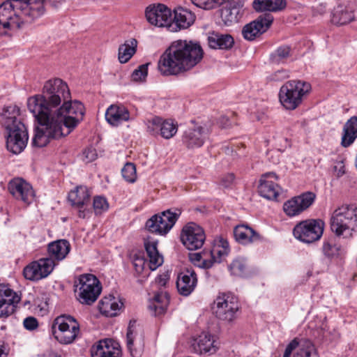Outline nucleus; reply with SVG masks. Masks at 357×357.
<instances>
[{"label": "nucleus", "mask_w": 357, "mask_h": 357, "mask_svg": "<svg viewBox=\"0 0 357 357\" xmlns=\"http://www.w3.org/2000/svg\"><path fill=\"white\" fill-rule=\"evenodd\" d=\"M229 267L231 273L236 275H241L245 270L244 264L238 259L234 260Z\"/></svg>", "instance_id": "nucleus-52"}, {"label": "nucleus", "mask_w": 357, "mask_h": 357, "mask_svg": "<svg viewBox=\"0 0 357 357\" xmlns=\"http://www.w3.org/2000/svg\"><path fill=\"white\" fill-rule=\"evenodd\" d=\"M24 327L29 331H33L38 327V321L33 317H28L24 319Z\"/></svg>", "instance_id": "nucleus-54"}, {"label": "nucleus", "mask_w": 357, "mask_h": 357, "mask_svg": "<svg viewBox=\"0 0 357 357\" xmlns=\"http://www.w3.org/2000/svg\"><path fill=\"white\" fill-rule=\"evenodd\" d=\"M144 247L149 259V266L151 271L155 270L163 263V258L157 249V242L155 241L146 240Z\"/></svg>", "instance_id": "nucleus-33"}, {"label": "nucleus", "mask_w": 357, "mask_h": 357, "mask_svg": "<svg viewBox=\"0 0 357 357\" xmlns=\"http://www.w3.org/2000/svg\"><path fill=\"white\" fill-rule=\"evenodd\" d=\"M315 199L314 192H305L285 202L283 204L284 212L289 217L298 215L311 206Z\"/></svg>", "instance_id": "nucleus-14"}, {"label": "nucleus", "mask_w": 357, "mask_h": 357, "mask_svg": "<svg viewBox=\"0 0 357 357\" xmlns=\"http://www.w3.org/2000/svg\"><path fill=\"white\" fill-rule=\"evenodd\" d=\"M63 0H28L29 5L31 6L30 9H31L32 12L38 11V9L40 10V13L38 15V17H40L45 12L44 3L50 2L54 6L56 7L58 4L62 2Z\"/></svg>", "instance_id": "nucleus-43"}, {"label": "nucleus", "mask_w": 357, "mask_h": 357, "mask_svg": "<svg viewBox=\"0 0 357 357\" xmlns=\"http://www.w3.org/2000/svg\"><path fill=\"white\" fill-rule=\"evenodd\" d=\"M168 280H169V275H168V274L160 275H158L155 278V282L159 286H161V287L165 286V284H166V283L167 282Z\"/></svg>", "instance_id": "nucleus-58"}, {"label": "nucleus", "mask_w": 357, "mask_h": 357, "mask_svg": "<svg viewBox=\"0 0 357 357\" xmlns=\"http://www.w3.org/2000/svg\"><path fill=\"white\" fill-rule=\"evenodd\" d=\"M177 125L169 120H162L160 135L165 139H170L177 132Z\"/></svg>", "instance_id": "nucleus-42"}, {"label": "nucleus", "mask_w": 357, "mask_h": 357, "mask_svg": "<svg viewBox=\"0 0 357 357\" xmlns=\"http://www.w3.org/2000/svg\"><path fill=\"white\" fill-rule=\"evenodd\" d=\"M149 63H145L139 66L132 73V79L133 81H143L146 79L148 74V66Z\"/></svg>", "instance_id": "nucleus-50"}, {"label": "nucleus", "mask_w": 357, "mask_h": 357, "mask_svg": "<svg viewBox=\"0 0 357 357\" xmlns=\"http://www.w3.org/2000/svg\"><path fill=\"white\" fill-rule=\"evenodd\" d=\"M241 9L236 4H230L221 9L220 16L225 24L237 22L240 19Z\"/></svg>", "instance_id": "nucleus-40"}, {"label": "nucleus", "mask_w": 357, "mask_h": 357, "mask_svg": "<svg viewBox=\"0 0 357 357\" xmlns=\"http://www.w3.org/2000/svg\"><path fill=\"white\" fill-rule=\"evenodd\" d=\"M234 236L236 241L241 244H248L260 240V235L248 225H238L234 229Z\"/></svg>", "instance_id": "nucleus-32"}, {"label": "nucleus", "mask_w": 357, "mask_h": 357, "mask_svg": "<svg viewBox=\"0 0 357 357\" xmlns=\"http://www.w3.org/2000/svg\"><path fill=\"white\" fill-rule=\"evenodd\" d=\"M78 300L82 304L91 305L98 298L102 287L98 278L91 274L81 275L79 278Z\"/></svg>", "instance_id": "nucleus-11"}, {"label": "nucleus", "mask_w": 357, "mask_h": 357, "mask_svg": "<svg viewBox=\"0 0 357 357\" xmlns=\"http://www.w3.org/2000/svg\"><path fill=\"white\" fill-rule=\"evenodd\" d=\"M169 303V296L167 292L159 291L155 293L153 298V303L149 305L153 310L155 315H159L165 312Z\"/></svg>", "instance_id": "nucleus-38"}, {"label": "nucleus", "mask_w": 357, "mask_h": 357, "mask_svg": "<svg viewBox=\"0 0 357 357\" xmlns=\"http://www.w3.org/2000/svg\"><path fill=\"white\" fill-rule=\"evenodd\" d=\"M206 239L204 229L194 222L187 224L182 229L181 240L190 250H197L203 245Z\"/></svg>", "instance_id": "nucleus-13"}, {"label": "nucleus", "mask_w": 357, "mask_h": 357, "mask_svg": "<svg viewBox=\"0 0 357 357\" xmlns=\"http://www.w3.org/2000/svg\"><path fill=\"white\" fill-rule=\"evenodd\" d=\"M189 257L191 262L199 268L208 269L212 267V262L209 259L206 250L201 252L190 254Z\"/></svg>", "instance_id": "nucleus-41"}, {"label": "nucleus", "mask_w": 357, "mask_h": 357, "mask_svg": "<svg viewBox=\"0 0 357 357\" xmlns=\"http://www.w3.org/2000/svg\"><path fill=\"white\" fill-rule=\"evenodd\" d=\"M292 56V50L289 45H282L278 47L274 52L270 54V62L274 65L284 64Z\"/></svg>", "instance_id": "nucleus-39"}, {"label": "nucleus", "mask_w": 357, "mask_h": 357, "mask_svg": "<svg viewBox=\"0 0 357 357\" xmlns=\"http://www.w3.org/2000/svg\"><path fill=\"white\" fill-rule=\"evenodd\" d=\"M144 261L143 259L137 258L133 261V265L137 272L140 273L144 269Z\"/></svg>", "instance_id": "nucleus-59"}, {"label": "nucleus", "mask_w": 357, "mask_h": 357, "mask_svg": "<svg viewBox=\"0 0 357 357\" xmlns=\"http://www.w3.org/2000/svg\"><path fill=\"white\" fill-rule=\"evenodd\" d=\"M27 107L38 123L32 142L38 147L69 135L84 115L82 103L70 100L68 86L59 78L46 81L40 94L28 98Z\"/></svg>", "instance_id": "nucleus-1"}, {"label": "nucleus", "mask_w": 357, "mask_h": 357, "mask_svg": "<svg viewBox=\"0 0 357 357\" xmlns=\"http://www.w3.org/2000/svg\"><path fill=\"white\" fill-rule=\"evenodd\" d=\"M334 170L337 172V176H342L344 172V165L343 164L342 161H338L336 162V164L334 166Z\"/></svg>", "instance_id": "nucleus-57"}, {"label": "nucleus", "mask_w": 357, "mask_h": 357, "mask_svg": "<svg viewBox=\"0 0 357 357\" xmlns=\"http://www.w3.org/2000/svg\"><path fill=\"white\" fill-rule=\"evenodd\" d=\"M206 137L207 133L204 129L198 126L196 128L186 130L183 135L182 141L188 149H195L201 147L204 144Z\"/></svg>", "instance_id": "nucleus-27"}, {"label": "nucleus", "mask_w": 357, "mask_h": 357, "mask_svg": "<svg viewBox=\"0 0 357 357\" xmlns=\"http://www.w3.org/2000/svg\"><path fill=\"white\" fill-rule=\"evenodd\" d=\"M28 0H8L0 5V35L17 29L38 17L40 10L32 12Z\"/></svg>", "instance_id": "nucleus-3"}, {"label": "nucleus", "mask_w": 357, "mask_h": 357, "mask_svg": "<svg viewBox=\"0 0 357 357\" xmlns=\"http://www.w3.org/2000/svg\"><path fill=\"white\" fill-rule=\"evenodd\" d=\"M212 310L218 319L230 322L236 318L239 310L238 298L229 293L220 294L213 302Z\"/></svg>", "instance_id": "nucleus-8"}, {"label": "nucleus", "mask_w": 357, "mask_h": 357, "mask_svg": "<svg viewBox=\"0 0 357 357\" xmlns=\"http://www.w3.org/2000/svg\"><path fill=\"white\" fill-rule=\"evenodd\" d=\"M294 357H317L314 346L307 343L305 347H302L295 353Z\"/></svg>", "instance_id": "nucleus-49"}, {"label": "nucleus", "mask_w": 357, "mask_h": 357, "mask_svg": "<svg viewBox=\"0 0 357 357\" xmlns=\"http://www.w3.org/2000/svg\"><path fill=\"white\" fill-rule=\"evenodd\" d=\"M197 283V275L192 268L183 269L177 276L176 287L183 296H189L194 291Z\"/></svg>", "instance_id": "nucleus-21"}, {"label": "nucleus", "mask_w": 357, "mask_h": 357, "mask_svg": "<svg viewBox=\"0 0 357 357\" xmlns=\"http://www.w3.org/2000/svg\"><path fill=\"white\" fill-rule=\"evenodd\" d=\"M289 77V71L284 69H281L275 71L268 76V79L271 81L279 82Z\"/></svg>", "instance_id": "nucleus-53"}, {"label": "nucleus", "mask_w": 357, "mask_h": 357, "mask_svg": "<svg viewBox=\"0 0 357 357\" xmlns=\"http://www.w3.org/2000/svg\"><path fill=\"white\" fill-rule=\"evenodd\" d=\"M322 252L326 257L332 259L338 255L339 247L330 241H325L323 243Z\"/></svg>", "instance_id": "nucleus-45"}, {"label": "nucleus", "mask_w": 357, "mask_h": 357, "mask_svg": "<svg viewBox=\"0 0 357 357\" xmlns=\"http://www.w3.org/2000/svg\"><path fill=\"white\" fill-rule=\"evenodd\" d=\"M146 17L148 22L158 27H167L169 30L172 20V14L169 8L164 4L149 6L146 9Z\"/></svg>", "instance_id": "nucleus-16"}, {"label": "nucleus", "mask_w": 357, "mask_h": 357, "mask_svg": "<svg viewBox=\"0 0 357 357\" xmlns=\"http://www.w3.org/2000/svg\"><path fill=\"white\" fill-rule=\"evenodd\" d=\"M272 179H278L275 173L268 172L263 174L259 181L258 191L261 197L273 200L279 195L280 187Z\"/></svg>", "instance_id": "nucleus-23"}, {"label": "nucleus", "mask_w": 357, "mask_h": 357, "mask_svg": "<svg viewBox=\"0 0 357 357\" xmlns=\"http://www.w3.org/2000/svg\"><path fill=\"white\" fill-rule=\"evenodd\" d=\"M126 344L128 350L132 357H140L144 349V337L141 329L137 326L136 321L129 322L127 334Z\"/></svg>", "instance_id": "nucleus-15"}, {"label": "nucleus", "mask_w": 357, "mask_h": 357, "mask_svg": "<svg viewBox=\"0 0 357 357\" xmlns=\"http://www.w3.org/2000/svg\"><path fill=\"white\" fill-rule=\"evenodd\" d=\"M357 137V116L351 117L344 124L342 145L344 147L350 146Z\"/></svg>", "instance_id": "nucleus-35"}, {"label": "nucleus", "mask_w": 357, "mask_h": 357, "mask_svg": "<svg viewBox=\"0 0 357 357\" xmlns=\"http://www.w3.org/2000/svg\"><path fill=\"white\" fill-rule=\"evenodd\" d=\"M208 46L212 49L230 50L234 45V38L228 33L213 31L207 38Z\"/></svg>", "instance_id": "nucleus-31"}, {"label": "nucleus", "mask_w": 357, "mask_h": 357, "mask_svg": "<svg viewBox=\"0 0 357 357\" xmlns=\"http://www.w3.org/2000/svg\"><path fill=\"white\" fill-rule=\"evenodd\" d=\"M191 349L194 353L203 354H214L218 347L215 345L214 337L208 333L202 332L192 340Z\"/></svg>", "instance_id": "nucleus-24"}, {"label": "nucleus", "mask_w": 357, "mask_h": 357, "mask_svg": "<svg viewBox=\"0 0 357 357\" xmlns=\"http://www.w3.org/2000/svg\"><path fill=\"white\" fill-rule=\"evenodd\" d=\"M162 119L158 116L149 119L146 122L147 132L152 135L160 134Z\"/></svg>", "instance_id": "nucleus-48"}, {"label": "nucleus", "mask_w": 357, "mask_h": 357, "mask_svg": "<svg viewBox=\"0 0 357 357\" xmlns=\"http://www.w3.org/2000/svg\"><path fill=\"white\" fill-rule=\"evenodd\" d=\"M181 211L178 208L168 209L160 214H155L146 222V228L151 233L166 234L175 225Z\"/></svg>", "instance_id": "nucleus-9"}, {"label": "nucleus", "mask_w": 357, "mask_h": 357, "mask_svg": "<svg viewBox=\"0 0 357 357\" xmlns=\"http://www.w3.org/2000/svg\"><path fill=\"white\" fill-rule=\"evenodd\" d=\"M285 6V0H254L252 2L253 8L257 12H277Z\"/></svg>", "instance_id": "nucleus-34"}, {"label": "nucleus", "mask_w": 357, "mask_h": 357, "mask_svg": "<svg viewBox=\"0 0 357 357\" xmlns=\"http://www.w3.org/2000/svg\"><path fill=\"white\" fill-rule=\"evenodd\" d=\"M234 174H228L221 178L220 185L224 188H229L234 183Z\"/></svg>", "instance_id": "nucleus-56"}, {"label": "nucleus", "mask_w": 357, "mask_h": 357, "mask_svg": "<svg viewBox=\"0 0 357 357\" xmlns=\"http://www.w3.org/2000/svg\"><path fill=\"white\" fill-rule=\"evenodd\" d=\"M229 120L226 116H222L220 119V124L222 128H227L230 126V123H229Z\"/></svg>", "instance_id": "nucleus-60"}, {"label": "nucleus", "mask_w": 357, "mask_h": 357, "mask_svg": "<svg viewBox=\"0 0 357 357\" xmlns=\"http://www.w3.org/2000/svg\"><path fill=\"white\" fill-rule=\"evenodd\" d=\"M8 188L14 197L26 204H31L34 199L35 193L32 186L21 178H15L10 181Z\"/></svg>", "instance_id": "nucleus-19"}, {"label": "nucleus", "mask_w": 357, "mask_h": 357, "mask_svg": "<svg viewBox=\"0 0 357 357\" xmlns=\"http://www.w3.org/2000/svg\"><path fill=\"white\" fill-rule=\"evenodd\" d=\"M57 264L49 255L26 266L23 271L26 279L38 281L47 277Z\"/></svg>", "instance_id": "nucleus-12"}, {"label": "nucleus", "mask_w": 357, "mask_h": 357, "mask_svg": "<svg viewBox=\"0 0 357 357\" xmlns=\"http://www.w3.org/2000/svg\"><path fill=\"white\" fill-rule=\"evenodd\" d=\"M105 119L110 125L117 126L124 121H129L130 113L123 105H112L105 112Z\"/></svg>", "instance_id": "nucleus-28"}, {"label": "nucleus", "mask_w": 357, "mask_h": 357, "mask_svg": "<svg viewBox=\"0 0 357 357\" xmlns=\"http://www.w3.org/2000/svg\"><path fill=\"white\" fill-rule=\"evenodd\" d=\"M195 20V15L188 9L178 8L174 11V17L170 22L169 31L176 32L188 28Z\"/></svg>", "instance_id": "nucleus-26"}, {"label": "nucleus", "mask_w": 357, "mask_h": 357, "mask_svg": "<svg viewBox=\"0 0 357 357\" xmlns=\"http://www.w3.org/2000/svg\"><path fill=\"white\" fill-rule=\"evenodd\" d=\"M68 200L73 206L77 207L78 210V216L84 218L87 211L84 207L90 201V193L86 186H77L74 190H71L68 194Z\"/></svg>", "instance_id": "nucleus-22"}, {"label": "nucleus", "mask_w": 357, "mask_h": 357, "mask_svg": "<svg viewBox=\"0 0 357 357\" xmlns=\"http://www.w3.org/2000/svg\"><path fill=\"white\" fill-rule=\"evenodd\" d=\"M93 206L95 213L98 215L106 211L109 208V204L105 197L97 196L93 199Z\"/></svg>", "instance_id": "nucleus-46"}, {"label": "nucleus", "mask_w": 357, "mask_h": 357, "mask_svg": "<svg viewBox=\"0 0 357 357\" xmlns=\"http://www.w3.org/2000/svg\"><path fill=\"white\" fill-rule=\"evenodd\" d=\"M3 356H4V357H6V354L3 353V351L0 349V357H3Z\"/></svg>", "instance_id": "nucleus-61"}, {"label": "nucleus", "mask_w": 357, "mask_h": 357, "mask_svg": "<svg viewBox=\"0 0 357 357\" xmlns=\"http://www.w3.org/2000/svg\"><path fill=\"white\" fill-rule=\"evenodd\" d=\"M357 6L354 2L340 4L335 7L331 14V22L337 25H344L357 17L356 10Z\"/></svg>", "instance_id": "nucleus-20"}, {"label": "nucleus", "mask_w": 357, "mask_h": 357, "mask_svg": "<svg viewBox=\"0 0 357 357\" xmlns=\"http://www.w3.org/2000/svg\"><path fill=\"white\" fill-rule=\"evenodd\" d=\"M298 345L299 342L296 339H294L292 341H291L285 349L283 357H290L292 351L296 349Z\"/></svg>", "instance_id": "nucleus-55"}, {"label": "nucleus", "mask_w": 357, "mask_h": 357, "mask_svg": "<svg viewBox=\"0 0 357 357\" xmlns=\"http://www.w3.org/2000/svg\"><path fill=\"white\" fill-rule=\"evenodd\" d=\"M79 331V325L71 316L61 315L57 317L52 326V333L54 337L61 344L72 343Z\"/></svg>", "instance_id": "nucleus-7"}, {"label": "nucleus", "mask_w": 357, "mask_h": 357, "mask_svg": "<svg viewBox=\"0 0 357 357\" xmlns=\"http://www.w3.org/2000/svg\"><path fill=\"white\" fill-rule=\"evenodd\" d=\"M357 228V207L346 205L336 209L331 218V231L342 238H350Z\"/></svg>", "instance_id": "nucleus-5"}, {"label": "nucleus", "mask_w": 357, "mask_h": 357, "mask_svg": "<svg viewBox=\"0 0 357 357\" xmlns=\"http://www.w3.org/2000/svg\"><path fill=\"white\" fill-rule=\"evenodd\" d=\"M21 297L7 285L0 284V318H7L15 311Z\"/></svg>", "instance_id": "nucleus-17"}, {"label": "nucleus", "mask_w": 357, "mask_h": 357, "mask_svg": "<svg viewBox=\"0 0 357 357\" xmlns=\"http://www.w3.org/2000/svg\"><path fill=\"white\" fill-rule=\"evenodd\" d=\"M199 43L187 40L173 41L160 56L158 70L162 75H178L190 70L203 59Z\"/></svg>", "instance_id": "nucleus-2"}, {"label": "nucleus", "mask_w": 357, "mask_h": 357, "mask_svg": "<svg viewBox=\"0 0 357 357\" xmlns=\"http://www.w3.org/2000/svg\"><path fill=\"white\" fill-rule=\"evenodd\" d=\"M273 21V17L270 13L259 15L256 20L243 27L242 34L244 38L248 40H254L257 36L264 33L269 28Z\"/></svg>", "instance_id": "nucleus-18"}, {"label": "nucleus", "mask_w": 357, "mask_h": 357, "mask_svg": "<svg viewBox=\"0 0 357 357\" xmlns=\"http://www.w3.org/2000/svg\"><path fill=\"white\" fill-rule=\"evenodd\" d=\"M137 47V40L130 38L125 41L119 47V60L121 63L128 62L135 54Z\"/></svg>", "instance_id": "nucleus-37"}, {"label": "nucleus", "mask_w": 357, "mask_h": 357, "mask_svg": "<svg viewBox=\"0 0 357 357\" xmlns=\"http://www.w3.org/2000/svg\"><path fill=\"white\" fill-rule=\"evenodd\" d=\"M19 116L20 108L16 105L4 107L0 114V123L7 132L6 147L15 154L25 149L29 139L26 128Z\"/></svg>", "instance_id": "nucleus-4"}, {"label": "nucleus", "mask_w": 357, "mask_h": 357, "mask_svg": "<svg viewBox=\"0 0 357 357\" xmlns=\"http://www.w3.org/2000/svg\"><path fill=\"white\" fill-rule=\"evenodd\" d=\"M123 178L128 183H134L137 178L136 168L133 163L127 162L121 170Z\"/></svg>", "instance_id": "nucleus-44"}, {"label": "nucleus", "mask_w": 357, "mask_h": 357, "mask_svg": "<svg viewBox=\"0 0 357 357\" xmlns=\"http://www.w3.org/2000/svg\"><path fill=\"white\" fill-rule=\"evenodd\" d=\"M324 222L320 219L307 220L297 224L294 229L296 238L306 243L319 240L324 232Z\"/></svg>", "instance_id": "nucleus-10"}, {"label": "nucleus", "mask_w": 357, "mask_h": 357, "mask_svg": "<svg viewBox=\"0 0 357 357\" xmlns=\"http://www.w3.org/2000/svg\"><path fill=\"white\" fill-rule=\"evenodd\" d=\"M98 157V153L93 146L86 147L82 152V159L86 163L94 161Z\"/></svg>", "instance_id": "nucleus-51"}, {"label": "nucleus", "mask_w": 357, "mask_h": 357, "mask_svg": "<svg viewBox=\"0 0 357 357\" xmlns=\"http://www.w3.org/2000/svg\"><path fill=\"white\" fill-rule=\"evenodd\" d=\"M92 357H119L121 350L116 342L111 339L100 340L91 349Z\"/></svg>", "instance_id": "nucleus-25"}, {"label": "nucleus", "mask_w": 357, "mask_h": 357, "mask_svg": "<svg viewBox=\"0 0 357 357\" xmlns=\"http://www.w3.org/2000/svg\"><path fill=\"white\" fill-rule=\"evenodd\" d=\"M123 303L119 298L113 295L105 296L99 302L100 312L107 317H114L119 314L122 309Z\"/></svg>", "instance_id": "nucleus-30"}, {"label": "nucleus", "mask_w": 357, "mask_h": 357, "mask_svg": "<svg viewBox=\"0 0 357 357\" xmlns=\"http://www.w3.org/2000/svg\"><path fill=\"white\" fill-rule=\"evenodd\" d=\"M225 0H191L197 7L204 10H211L222 4Z\"/></svg>", "instance_id": "nucleus-47"}, {"label": "nucleus", "mask_w": 357, "mask_h": 357, "mask_svg": "<svg viewBox=\"0 0 357 357\" xmlns=\"http://www.w3.org/2000/svg\"><path fill=\"white\" fill-rule=\"evenodd\" d=\"M229 243L224 239H220L210 250H208V257L212 262L220 263L229 254Z\"/></svg>", "instance_id": "nucleus-36"}, {"label": "nucleus", "mask_w": 357, "mask_h": 357, "mask_svg": "<svg viewBox=\"0 0 357 357\" xmlns=\"http://www.w3.org/2000/svg\"><path fill=\"white\" fill-rule=\"evenodd\" d=\"M311 89L310 83L301 80L287 82L280 88L279 98L281 104L287 109H295L298 107L303 97Z\"/></svg>", "instance_id": "nucleus-6"}, {"label": "nucleus", "mask_w": 357, "mask_h": 357, "mask_svg": "<svg viewBox=\"0 0 357 357\" xmlns=\"http://www.w3.org/2000/svg\"><path fill=\"white\" fill-rule=\"evenodd\" d=\"M70 248V244L67 240H57L48 245V255L58 264L67 257Z\"/></svg>", "instance_id": "nucleus-29"}]
</instances>
